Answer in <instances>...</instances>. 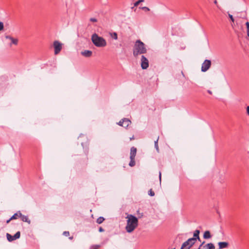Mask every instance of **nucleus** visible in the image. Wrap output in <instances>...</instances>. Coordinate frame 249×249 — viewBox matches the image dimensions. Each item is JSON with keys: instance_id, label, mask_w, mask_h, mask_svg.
Segmentation results:
<instances>
[{"instance_id": "39", "label": "nucleus", "mask_w": 249, "mask_h": 249, "mask_svg": "<svg viewBox=\"0 0 249 249\" xmlns=\"http://www.w3.org/2000/svg\"><path fill=\"white\" fill-rule=\"evenodd\" d=\"M204 243V242H203V243L200 245V246H199V247L198 249H200V248L202 247V245H203Z\"/></svg>"}, {"instance_id": "16", "label": "nucleus", "mask_w": 249, "mask_h": 249, "mask_svg": "<svg viewBox=\"0 0 249 249\" xmlns=\"http://www.w3.org/2000/svg\"><path fill=\"white\" fill-rule=\"evenodd\" d=\"M18 217H19V212L15 213L9 219L7 220L6 223H8L11 220L16 219L18 218Z\"/></svg>"}, {"instance_id": "5", "label": "nucleus", "mask_w": 249, "mask_h": 249, "mask_svg": "<svg viewBox=\"0 0 249 249\" xmlns=\"http://www.w3.org/2000/svg\"><path fill=\"white\" fill-rule=\"evenodd\" d=\"M53 45L54 48V54H57L62 50V44L58 41L55 40L53 42Z\"/></svg>"}, {"instance_id": "17", "label": "nucleus", "mask_w": 249, "mask_h": 249, "mask_svg": "<svg viewBox=\"0 0 249 249\" xmlns=\"http://www.w3.org/2000/svg\"><path fill=\"white\" fill-rule=\"evenodd\" d=\"M212 237L210 232L209 231H205L203 234L204 239H209Z\"/></svg>"}, {"instance_id": "14", "label": "nucleus", "mask_w": 249, "mask_h": 249, "mask_svg": "<svg viewBox=\"0 0 249 249\" xmlns=\"http://www.w3.org/2000/svg\"><path fill=\"white\" fill-rule=\"evenodd\" d=\"M123 127L126 128L131 124V121L127 118H124Z\"/></svg>"}, {"instance_id": "20", "label": "nucleus", "mask_w": 249, "mask_h": 249, "mask_svg": "<svg viewBox=\"0 0 249 249\" xmlns=\"http://www.w3.org/2000/svg\"><path fill=\"white\" fill-rule=\"evenodd\" d=\"M104 220L105 219L103 217L100 216L98 218H97L96 222L98 224H101L103 222Z\"/></svg>"}, {"instance_id": "34", "label": "nucleus", "mask_w": 249, "mask_h": 249, "mask_svg": "<svg viewBox=\"0 0 249 249\" xmlns=\"http://www.w3.org/2000/svg\"><path fill=\"white\" fill-rule=\"evenodd\" d=\"M246 109H247V113L248 114V115L249 116V106H248L247 107Z\"/></svg>"}, {"instance_id": "22", "label": "nucleus", "mask_w": 249, "mask_h": 249, "mask_svg": "<svg viewBox=\"0 0 249 249\" xmlns=\"http://www.w3.org/2000/svg\"><path fill=\"white\" fill-rule=\"evenodd\" d=\"M130 161L129 163V165L131 167H133L135 165V159H130Z\"/></svg>"}, {"instance_id": "32", "label": "nucleus", "mask_w": 249, "mask_h": 249, "mask_svg": "<svg viewBox=\"0 0 249 249\" xmlns=\"http://www.w3.org/2000/svg\"><path fill=\"white\" fill-rule=\"evenodd\" d=\"M89 20L91 22H96L97 21L96 18H90Z\"/></svg>"}, {"instance_id": "35", "label": "nucleus", "mask_w": 249, "mask_h": 249, "mask_svg": "<svg viewBox=\"0 0 249 249\" xmlns=\"http://www.w3.org/2000/svg\"><path fill=\"white\" fill-rule=\"evenodd\" d=\"M99 231L100 232H103L104 231V230L102 227H100L99 229Z\"/></svg>"}, {"instance_id": "19", "label": "nucleus", "mask_w": 249, "mask_h": 249, "mask_svg": "<svg viewBox=\"0 0 249 249\" xmlns=\"http://www.w3.org/2000/svg\"><path fill=\"white\" fill-rule=\"evenodd\" d=\"M11 43L10 44V46H11L12 44H14L15 45H17L18 43V39L17 38H12V39L11 40Z\"/></svg>"}, {"instance_id": "30", "label": "nucleus", "mask_w": 249, "mask_h": 249, "mask_svg": "<svg viewBox=\"0 0 249 249\" xmlns=\"http://www.w3.org/2000/svg\"><path fill=\"white\" fill-rule=\"evenodd\" d=\"M142 9L145 11H149L150 10L148 7L145 6L142 7Z\"/></svg>"}, {"instance_id": "12", "label": "nucleus", "mask_w": 249, "mask_h": 249, "mask_svg": "<svg viewBox=\"0 0 249 249\" xmlns=\"http://www.w3.org/2000/svg\"><path fill=\"white\" fill-rule=\"evenodd\" d=\"M92 54V51L89 50H85L84 51L81 52V54L86 57H90Z\"/></svg>"}, {"instance_id": "37", "label": "nucleus", "mask_w": 249, "mask_h": 249, "mask_svg": "<svg viewBox=\"0 0 249 249\" xmlns=\"http://www.w3.org/2000/svg\"><path fill=\"white\" fill-rule=\"evenodd\" d=\"M214 3L215 4L217 5V7H218V8H219L218 5H217V0H214Z\"/></svg>"}, {"instance_id": "10", "label": "nucleus", "mask_w": 249, "mask_h": 249, "mask_svg": "<svg viewBox=\"0 0 249 249\" xmlns=\"http://www.w3.org/2000/svg\"><path fill=\"white\" fill-rule=\"evenodd\" d=\"M19 217L21 218V219L23 222H25L28 223V224L31 223L30 220L28 218V216L22 215V213L19 212Z\"/></svg>"}, {"instance_id": "18", "label": "nucleus", "mask_w": 249, "mask_h": 249, "mask_svg": "<svg viewBox=\"0 0 249 249\" xmlns=\"http://www.w3.org/2000/svg\"><path fill=\"white\" fill-rule=\"evenodd\" d=\"M110 36L114 39L117 40L118 39V35L116 32L109 33Z\"/></svg>"}, {"instance_id": "1", "label": "nucleus", "mask_w": 249, "mask_h": 249, "mask_svg": "<svg viewBox=\"0 0 249 249\" xmlns=\"http://www.w3.org/2000/svg\"><path fill=\"white\" fill-rule=\"evenodd\" d=\"M147 52L146 45L141 40H137L133 48V55L137 58L141 54L146 53Z\"/></svg>"}, {"instance_id": "15", "label": "nucleus", "mask_w": 249, "mask_h": 249, "mask_svg": "<svg viewBox=\"0 0 249 249\" xmlns=\"http://www.w3.org/2000/svg\"><path fill=\"white\" fill-rule=\"evenodd\" d=\"M199 233H200V231L198 230H196L195 231V232L194 233V237L193 238H195L196 239V241L197 239H198V240H200V238L199 236Z\"/></svg>"}, {"instance_id": "13", "label": "nucleus", "mask_w": 249, "mask_h": 249, "mask_svg": "<svg viewBox=\"0 0 249 249\" xmlns=\"http://www.w3.org/2000/svg\"><path fill=\"white\" fill-rule=\"evenodd\" d=\"M202 249H215V247L213 243H210L203 246Z\"/></svg>"}, {"instance_id": "9", "label": "nucleus", "mask_w": 249, "mask_h": 249, "mask_svg": "<svg viewBox=\"0 0 249 249\" xmlns=\"http://www.w3.org/2000/svg\"><path fill=\"white\" fill-rule=\"evenodd\" d=\"M218 245L219 249H223L228 248L229 244L227 242H220L218 243Z\"/></svg>"}, {"instance_id": "26", "label": "nucleus", "mask_w": 249, "mask_h": 249, "mask_svg": "<svg viewBox=\"0 0 249 249\" xmlns=\"http://www.w3.org/2000/svg\"><path fill=\"white\" fill-rule=\"evenodd\" d=\"M228 16H229V17L231 19V21H232V22L234 23V19L232 15H231L230 14H228Z\"/></svg>"}, {"instance_id": "31", "label": "nucleus", "mask_w": 249, "mask_h": 249, "mask_svg": "<svg viewBox=\"0 0 249 249\" xmlns=\"http://www.w3.org/2000/svg\"><path fill=\"white\" fill-rule=\"evenodd\" d=\"M3 23L2 22L0 21V31L3 30Z\"/></svg>"}, {"instance_id": "7", "label": "nucleus", "mask_w": 249, "mask_h": 249, "mask_svg": "<svg viewBox=\"0 0 249 249\" xmlns=\"http://www.w3.org/2000/svg\"><path fill=\"white\" fill-rule=\"evenodd\" d=\"M211 66V61L210 60L206 59L202 64L201 71L205 72L209 70Z\"/></svg>"}, {"instance_id": "24", "label": "nucleus", "mask_w": 249, "mask_h": 249, "mask_svg": "<svg viewBox=\"0 0 249 249\" xmlns=\"http://www.w3.org/2000/svg\"><path fill=\"white\" fill-rule=\"evenodd\" d=\"M144 1V0H138L134 3V6H137L141 2Z\"/></svg>"}, {"instance_id": "2", "label": "nucleus", "mask_w": 249, "mask_h": 249, "mask_svg": "<svg viewBox=\"0 0 249 249\" xmlns=\"http://www.w3.org/2000/svg\"><path fill=\"white\" fill-rule=\"evenodd\" d=\"M127 224L125 227V230L127 232H132L138 225V219L135 216L132 214H129L127 216Z\"/></svg>"}, {"instance_id": "33", "label": "nucleus", "mask_w": 249, "mask_h": 249, "mask_svg": "<svg viewBox=\"0 0 249 249\" xmlns=\"http://www.w3.org/2000/svg\"><path fill=\"white\" fill-rule=\"evenodd\" d=\"M5 38L6 39H10V40L12 39V37L10 36H5Z\"/></svg>"}, {"instance_id": "4", "label": "nucleus", "mask_w": 249, "mask_h": 249, "mask_svg": "<svg viewBox=\"0 0 249 249\" xmlns=\"http://www.w3.org/2000/svg\"><path fill=\"white\" fill-rule=\"evenodd\" d=\"M196 242L195 238H190L183 243L181 249H189L195 244Z\"/></svg>"}, {"instance_id": "25", "label": "nucleus", "mask_w": 249, "mask_h": 249, "mask_svg": "<svg viewBox=\"0 0 249 249\" xmlns=\"http://www.w3.org/2000/svg\"><path fill=\"white\" fill-rule=\"evenodd\" d=\"M246 24L247 25V35H248V36H249V22H247Z\"/></svg>"}, {"instance_id": "3", "label": "nucleus", "mask_w": 249, "mask_h": 249, "mask_svg": "<svg viewBox=\"0 0 249 249\" xmlns=\"http://www.w3.org/2000/svg\"><path fill=\"white\" fill-rule=\"evenodd\" d=\"M91 39L93 44L97 47H104L107 45L106 40L96 33L92 35Z\"/></svg>"}, {"instance_id": "41", "label": "nucleus", "mask_w": 249, "mask_h": 249, "mask_svg": "<svg viewBox=\"0 0 249 249\" xmlns=\"http://www.w3.org/2000/svg\"><path fill=\"white\" fill-rule=\"evenodd\" d=\"M249 37V36H248Z\"/></svg>"}, {"instance_id": "36", "label": "nucleus", "mask_w": 249, "mask_h": 249, "mask_svg": "<svg viewBox=\"0 0 249 249\" xmlns=\"http://www.w3.org/2000/svg\"><path fill=\"white\" fill-rule=\"evenodd\" d=\"M159 178H160V181L161 182V172H160L159 173Z\"/></svg>"}, {"instance_id": "38", "label": "nucleus", "mask_w": 249, "mask_h": 249, "mask_svg": "<svg viewBox=\"0 0 249 249\" xmlns=\"http://www.w3.org/2000/svg\"><path fill=\"white\" fill-rule=\"evenodd\" d=\"M207 92H208L209 94H212V91H211V90H207Z\"/></svg>"}, {"instance_id": "40", "label": "nucleus", "mask_w": 249, "mask_h": 249, "mask_svg": "<svg viewBox=\"0 0 249 249\" xmlns=\"http://www.w3.org/2000/svg\"><path fill=\"white\" fill-rule=\"evenodd\" d=\"M72 238H73V237H72V236H71V237H69V239H71V240Z\"/></svg>"}, {"instance_id": "11", "label": "nucleus", "mask_w": 249, "mask_h": 249, "mask_svg": "<svg viewBox=\"0 0 249 249\" xmlns=\"http://www.w3.org/2000/svg\"><path fill=\"white\" fill-rule=\"evenodd\" d=\"M137 153V148L132 147L130 149V159H135Z\"/></svg>"}, {"instance_id": "28", "label": "nucleus", "mask_w": 249, "mask_h": 249, "mask_svg": "<svg viewBox=\"0 0 249 249\" xmlns=\"http://www.w3.org/2000/svg\"><path fill=\"white\" fill-rule=\"evenodd\" d=\"M124 120L123 119H122L118 123V124L121 126H123Z\"/></svg>"}, {"instance_id": "23", "label": "nucleus", "mask_w": 249, "mask_h": 249, "mask_svg": "<svg viewBox=\"0 0 249 249\" xmlns=\"http://www.w3.org/2000/svg\"><path fill=\"white\" fill-rule=\"evenodd\" d=\"M148 195L151 196H155V193L154 192V191H152V189H150L148 191Z\"/></svg>"}, {"instance_id": "8", "label": "nucleus", "mask_w": 249, "mask_h": 249, "mask_svg": "<svg viewBox=\"0 0 249 249\" xmlns=\"http://www.w3.org/2000/svg\"><path fill=\"white\" fill-rule=\"evenodd\" d=\"M20 231H18L14 235L12 236L10 234L7 233L6 234V237H7V240L9 241V242H12L14 240H15L17 239H18L20 237Z\"/></svg>"}, {"instance_id": "29", "label": "nucleus", "mask_w": 249, "mask_h": 249, "mask_svg": "<svg viewBox=\"0 0 249 249\" xmlns=\"http://www.w3.org/2000/svg\"><path fill=\"white\" fill-rule=\"evenodd\" d=\"M63 234L64 235V236H68L70 234V233L69 231H65L63 232Z\"/></svg>"}, {"instance_id": "21", "label": "nucleus", "mask_w": 249, "mask_h": 249, "mask_svg": "<svg viewBox=\"0 0 249 249\" xmlns=\"http://www.w3.org/2000/svg\"><path fill=\"white\" fill-rule=\"evenodd\" d=\"M158 140H159V137L158 138L157 140L155 141L154 143H155V147L157 151L158 152H159V146H158Z\"/></svg>"}, {"instance_id": "27", "label": "nucleus", "mask_w": 249, "mask_h": 249, "mask_svg": "<svg viewBox=\"0 0 249 249\" xmlns=\"http://www.w3.org/2000/svg\"><path fill=\"white\" fill-rule=\"evenodd\" d=\"M100 247V245H93L91 247V249H98Z\"/></svg>"}, {"instance_id": "6", "label": "nucleus", "mask_w": 249, "mask_h": 249, "mask_svg": "<svg viewBox=\"0 0 249 249\" xmlns=\"http://www.w3.org/2000/svg\"><path fill=\"white\" fill-rule=\"evenodd\" d=\"M141 65L142 69L145 70L149 67V61L147 58L142 55L141 59Z\"/></svg>"}]
</instances>
